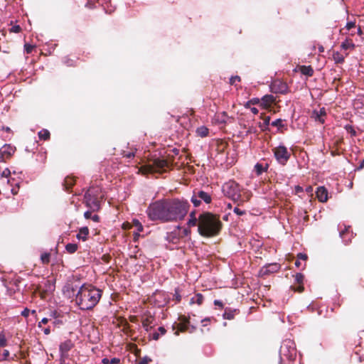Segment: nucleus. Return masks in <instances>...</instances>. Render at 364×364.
<instances>
[{"label":"nucleus","instance_id":"1","mask_svg":"<svg viewBox=\"0 0 364 364\" xmlns=\"http://www.w3.org/2000/svg\"><path fill=\"white\" fill-rule=\"evenodd\" d=\"M189 208L187 200L177 198L159 200L149 204L146 214L152 221L177 222L184 219Z\"/></svg>","mask_w":364,"mask_h":364},{"label":"nucleus","instance_id":"2","mask_svg":"<svg viewBox=\"0 0 364 364\" xmlns=\"http://www.w3.org/2000/svg\"><path fill=\"white\" fill-rule=\"evenodd\" d=\"M102 291L91 284H83L78 289L75 302L81 310H91L100 301Z\"/></svg>","mask_w":364,"mask_h":364},{"label":"nucleus","instance_id":"3","mask_svg":"<svg viewBox=\"0 0 364 364\" xmlns=\"http://www.w3.org/2000/svg\"><path fill=\"white\" fill-rule=\"evenodd\" d=\"M222 223L219 217L209 213H201L198 217V233L203 237H214L219 234Z\"/></svg>","mask_w":364,"mask_h":364},{"label":"nucleus","instance_id":"4","mask_svg":"<svg viewBox=\"0 0 364 364\" xmlns=\"http://www.w3.org/2000/svg\"><path fill=\"white\" fill-rule=\"evenodd\" d=\"M296 355V350L294 342L291 340L284 341L279 349V363L287 364L286 361L294 360Z\"/></svg>","mask_w":364,"mask_h":364},{"label":"nucleus","instance_id":"5","mask_svg":"<svg viewBox=\"0 0 364 364\" xmlns=\"http://www.w3.org/2000/svg\"><path fill=\"white\" fill-rule=\"evenodd\" d=\"M102 195L98 187L90 188L85 194V203L92 211H97L100 208Z\"/></svg>","mask_w":364,"mask_h":364},{"label":"nucleus","instance_id":"6","mask_svg":"<svg viewBox=\"0 0 364 364\" xmlns=\"http://www.w3.org/2000/svg\"><path fill=\"white\" fill-rule=\"evenodd\" d=\"M223 192L227 197L233 201H239L241 199V189L235 181H230L223 186Z\"/></svg>","mask_w":364,"mask_h":364},{"label":"nucleus","instance_id":"7","mask_svg":"<svg viewBox=\"0 0 364 364\" xmlns=\"http://www.w3.org/2000/svg\"><path fill=\"white\" fill-rule=\"evenodd\" d=\"M168 167V161L164 159L156 158L151 161V163L144 166L142 168L146 173L162 172Z\"/></svg>","mask_w":364,"mask_h":364},{"label":"nucleus","instance_id":"8","mask_svg":"<svg viewBox=\"0 0 364 364\" xmlns=\"http://www.w3.org/2000/svg\"><path fill=\"white\" fill-rule=\"evenodd\" d=\"M274 157L281 165H285L290 158V153L284 145H280L273 149Z\"/></svg>","mask_w":364,"mask_h":364},{"label":"nucleus","instance_id":"9","mask_svg":"<svg viewBox=\"0 0 364 364\" xmlns=\"http://www.w3.org/2000/svg\"><path fill=\"white\" fill-rule=\"evenodd\" d=\"M73 347L74 344L70 340H66L61 343L59 347L61 363H64L68 358V353Z\"/></svg>","mask_w":364,"mask_h":364},{"label":"nucleus","instance_id":"10","mask_svg":"<svg viewBox=\"0 0 364 364\" xmlns=\"http://www.w3.org/2000/svg\"><path fill=\"white\" fill-rule=\"evenodd\" d=\"M16 151V147L11 144H5L0 149V162L9 159Z\"/></svg>","mask_w":364,"mask_h":364},{"label":"nucleus","instance_id":"11","mask_svg":"<svg viewBox=\"0 0 364 364\" xmlns=\"http://www.w3.org/2000/svg\"><path fill=\"white\" fill-rule=\"evenodd\" d=\"M326 115V109L324 107H322L320 109L319 111L314 110L311 114V117H313L315 119V121L318 122L321 124H323L325 122Z\"/></svg>","mask_w":364,"mask_h":364},{"label":"nucleus","instance_id":"12","mask_svg":"<svg viewBox=\"0 0 364 364\" xmlns=\"http://www.w3.org/2000/svg\"><path fill=\"white\" fill-rule=\"evenodd\" d=\"M316 194L320 202L324 203L328 200V191L323 186H319L317 188Z\"/></svg>","mask_w":364,"mask_h":364},{"label":"nucleus","instance_id":"13","mask_svg":"<svg viewBox=\"0 0 364 364\" xmlns=\"http://www.w3.org/2000/svg\"><path fill=\"white\" fill-rule=\"evenodd\" d=\"M154 321V316L149 315L146 317H142L141 323L142 326L146 331H149L150 329L153 328V322Z\"/></svg>","mask_w":364,"mask_h":364},{"label":"nucleus","instance_id":"14","mask_svg":"<svg viewBox=\"0 0 364 364\" xmlns=\"http://www.w3.org/2000/svg\"><path fill=\"white\" fill-rule=\"evenodd\" d=\"M271 91H287V85L286 83L280 81V80H274L271 86Z\"/></svg>","mask_w":364,"mask_h":364},{"label":"nucleus","instance_id":"15","mask_svg":"<svg viewBox=\"0 0 364 364\" xmlns=\"http://www.w3.org/2000/svg\"><path fill=\"white\" fill-rule=\"evenodd\" d=\"M275 98L272 95H266L261 99V106L268 107L274 102Z\"/></svg>","mask_w":364,"mask_h":364},{"label":"nucleus","instance_id":"16","mask_svg":"<svg viewBox=\"0 0 364 364\" xmlns=\"http://www.w3.org/2000/svg\"><path fill=\"white\" fill-rule=\"evenodd\" d=\"M196 194L198 198L200 200V201L203 200L205 203L208 204L212 200L211 196L203 191H198L196 192Z\"/></svg>","mask_w":364,"mask_h":364},{"label":"nucleus","instance_id":"17","mask_svg":"<svg viewBox=\"0 0 364 364\" xmlns=\"http://www.w3.org/2000/svg\"><path fill=\"white\" fill-rule=\"evenodd\" d=\"M89 235V229L87 227H82L80 228L79 232L77 234L76 237L78 240H81L82 241H86L87 240V236Z\"/></svg>","mask_w":364,"mask_h":364},{"label":"nucleus","instance_id":"18","mask_svg":"<svg viewBox=\"0 0 364 364\" xmlns=\"http://www.w3.org/2000/svg\"><path fill=\"white\" fill-rule=\"evenodd\" d=\"M179 238L180 236L176 231L167 233L166 237V240L168 242H172L173 244H177L179 241Z\"/></svg>","mask_w":364,"mask_h":364},{"label":"nucleus","instance_id":"19","mask_svg":"<svg viewBox=\"0 0 364 364\" xmlns=\"http://www.w3.org/2000/svg\"><path fill=\"white\" fill-rule=\"evenodd\" d=\"M269 165L267 164L264 166L262 164L257 163L254 167V170L257 174V176L261 175L263 172L267 171Z\"/></svg>","mask_w":364,"mask_h":364},{"label":"nucleus","instance_id":"20","mask_svg":"<svg viewBox=\"0 0 364 364\" xmlns=\"http://www.w3.org/2000/svg\"><path fill=\"white\" fill-rule=\"evenodd\" d=\"M355 47V44L351 40L346 38L343 42L341 43V48L343 50L350 49L353 50Z\"/></svg>","mask_w":364,"mask_h":364},{"label":"nucleus","instance_id":"21","mask_svg":"<svg viewBox=\"0 0 364 364\" xmlns=\"http://www.w3.org/2000/svg\"><path fill=\"white\" fill-rule=\"evenodd\" d=\"M197 224L198 225V218L196 217V211H192L190 213V218L187 223V225L189 227H193L196 226Z\"/></svg>","mask_w":364,"mask_h":364},{"label":"nucleus","instance_id":"22","mask_svg":"<svg viewBox=\"0 0 364 364\" xmlns=\"http://www.w3.org/2000/svg\"><path fill=\"white\" fill-rule=\"evenodd\" d=\"M203 296L201 294H196L191 299L190 304H197L201 305L203 301Z\"/></svg>","mask_w":364,"mask_h":364},{"label":"nucleus","instance_id":"23","mask_svg":"<svg viewBox=\"0 0 364 364\" xmlns=\"http://www.w3.org/2000/svg\"><path fill=\"white\" fill-rule=\"evenodd\" d=\"M333 59L336 63L341 64L345 60V56L341 54L339 52H333Z\"/></svg>","mask_w":364,"mask_h":364},{"label":"nucleus","instance_id":"24","mask_svg":"<svg viewBox=\"0 0 364 364\" xmlns=\"http://www.w3.org/2000/svg\"><path fill=\"white\" fill-rule=\"evenodd\" d=\"M166 330L165 329L164 327L163 326H161L158 328L157 331L154 332L153 334H152V338L154 340H158L161 336H163L166 333Z\"/></svg>","mask_w":364,"mask_h":364},{"label":"nucleus","instance_id":"25","mask_svg":"<svg viewBox=\"0 0 364 364\" xmlns=\"http://www.w3.org/2000/svg\"><path fill=\"white\" fill-rule=\"evenodd\" d=\"M300 70L303 75L307 76H311L314 74V70L311 66L303 65L300 68Z\"/></svg>","mask_w":364,"mask_h":364},{"label":"nucleus","instance_id":"26","mask_svg":"<svg viewBox=\"0 0 364 364\" xmlns=\"http://www.w3.org/2000/svg\"><path fill=\"white\" fill-rule=\"evenodd\" d=\"M279 269V265L277 263L269 264L265 267V273L276 272Z\"/></svg>","mask_w":364,"mask_h":364},{"label":"nucleus","instance_id":"27","mask_svg":"<svg viewBox=\"0 0 364 364\" xmlns=\"http://www.w3.org/2000/svg\"><path fill=\"white\" fill-rule=\"evenodd\" d=\"M216 120L220 123V124H225L227 122V120H228V115L226 114V112H223L221 113H218L216 116Z\"/></svg>","mask_w":364,"mask_h":364},{"label":"nucleus","instance_id":"28","mask_svg":"<svg viewBox=\"0 0 364 364\" xmlns=\"http://www.w3.org/2000/svg\"><path fill=\"white\" fill-rule=\"evenodd\" d=\"M78 248V246L75 243H68L65 246L66 251L70 254L75 253Z\"/></svg>","mask_w":364,"mask_h":364},{"label":"nucleus","instance_id":"29","mask_svg":"<svg viewBox=\"0 0 364 364\" xmlns=\"http://www.w3.org/2000/svg\"><path fill=\"white\" fill-rule=\"evenodd\" d=\"M235 310L232 311L230 309H226L223 315L225 319L231 320L234 318Z\"/></svg>","mask_w":364,"mask_h":364},{"label":"nucleus","instance_id":"30","mask_svg":"<svg viewBox=\"0 0 364 364\" xmlns=\"http://www.w3.org/2000/svg\"><path fill=\"white\" fill-rule=\"evenodd\" d=\"M38 135L41 139L48 140L50 139V134L48 130L43 129L38 132Z\"/></svg>","mask_w":364,"mask_h":364},{"label":"nucleus","instance_id":"31","mask_svg":"<svg viewBox=\"0 0 364 364\" xmlns=\"http://www.w3.org/2000/svg\"><path fill=\"white\" fill-rule=\"evenodd\" d=\"M196 133L198 134V136L201 137H205L208 134V129L206 128L205 127L202 126L197 129Z\"/></svg>","mask_w":364,"mask_h":364},{"label":"nucleus","instance_id":"32","mask_svg":"<svg viewBox=\"0 0 364 364\" xmlns=\"http://www.w3.org/2000/svg\"><path fill=\"white\" fill-rule=\"evenodd\" d=\"M74 184V180L73 178L67 177L64 181V186L65 189L68 191Z\"/></svg>","mask_w":364,"mask_h":364},{"label":"nucleus","instance_id":"33","mask_svg":"<svg viewBox=\"0 0 364 364\" xmlns=\"http://www.w3.org/2000/svg\"><path fill=\"white\" fill-rule=\"evenodd\" d=\"M269 122H270V117H265L264 118V122L263 123H260L259 124V127L262 129V130H265L267 129L268 126L269 125Z\"/></svg>","mask_w":364,"mask_h":364},{"label":"nucleus","instance_id":"34","mask_svg":"<svg viewBox=\"0 0 364 364\" xmlns=\"http://www.w3.org/2000/svg\"><path fill=\"white\" fill-rule=\"evenodd\" d=\"M119 361H120V360L117 358H112L111 360H109L107 358H105L102 360V363H104V364H117L119 363Z\"/></svg>","mask_w":364,"mask_h":364},{"label":"nucleus","instance_id":"35","mask_svg":"<svg viewBox=\"0 0 364 364\" xmlns=\"http://www.w3.org/2000/svg\"><path fill=\"white\" fill-rule=\"evenodd\" d=\"M191 202L193 203V204L194 205L195 207H198L200 205V203H201L200 200L197 196V194H196V191L193 192V195L191 197Z\"/></svg>","mask_w":364,"mask_h":364},{"label":"nucleus","instance_id":"36","mask_svg":"<svg viewBox=\"0 0 364 364\" xmlns=\"http://www.w3.org/2000/svg\"><path fill=\"white\" fill-rule=\"evenodd\" d=\"M50 254L48 252H45L41 255V260L43 264H48L50 262Z\"/></svg>","mask_w":364,"mask_h":364},{"label":"nucleus","instance_id":"37","mask_svg":"<svg viewBox=\"0 0 364 364\" xmlns=\"http://www.w3.org/2000/svg\"><path fill=\"white\" fill-rule=\"evenodd\" d=\"M272 126L273 127H277L278 128H280V127H284V124H283V120L281 119H277L274 121H273L272 123H271Z\"/></svg>","mask_w":364,"mask_h":364},{"label":"nucleus","instance_id":"38","mask_svg":"<svg viewBox=\"0 0 364 364\" xmlns=\"http://www.w3.org/2000/svg\"><path fill=\"white\" fill-rule=\"evenodd\" d=\"M7 344L5 335L3 332L0 333V347H4Z\"/></svg>","mask_w":364,"mask_h":364},{"label":"nucleus","instance_id":"39","mask_svg":"<svg viewBox=\"0 0 364 364\" xmlns=\"http://www.w3.org/2000/svg\"><path fill=\"white\" fill-rule=\"evenodd\" d=\"M304 278V277L301 273H296L295 275V281L299 284H301L303 283Z\"/></svg>","mask_w":364,"mask_h":364},{"label":"nucleus","instance_id":"40","mask_svg":"<svg viewBox=\"0 0 364 364\" xmlns=\"http://www.w3.org/2000/svg\"><path fill=\"white\" fill-rule=\"evenodd\" d=\"M259 104L261 105V100L257 97L252 98L250 100L247 101V105H254Z\"/></svg>","mask_w":364,"mask_h":364},{"label":"nucleus","instance_id":"41","mask_svg":"<svg viewBox=\"0 0 364 364\" xmlns=\"http://www.w3.org/2000/svg\"><path fill=\"white\" fill-rule=\"evenodd\" d=\"M188 321H186L185 322L182 323H179L178 324V329L179 331L183 332V331H186L188 328Z\"/></svg>","mask_w":364,"mask_h":364},{"label":"nucleus","instance_id":"42","mask_svg":"<svg viewBox=\"0 0 364 364\" xmlns=\"http://www.w3.org/2000/svg\"><path fill=\"white\" fill-rule=\"evenodd\" d=\"M133 224L136 228L137 231L141 232L143 230V226L138 220H133Z\"/></svg>","mask_w":364,"mask_h":364},{"label":"nucleus","instance_id":"43","mask_svg":"<svg viewBox=\"0 0 364 364\" xmlns=\"http://www.w3.org/2000/svg\"><path fill=\"white\" fill-rule=\"evenodd\" d=\"M33 48H34V46L31 44L26 43L24 45V49H25V51L26 52V53H31L32 52Z\"/></svg>","mask_w":364,"mask_h":364},{"label":"nucleus","instance_id":"44","mask_svg":"<svg viewBox=\"0 0 364 364\" xmlns=\"http://www.w3.org/2000/svg\"><path fill=\"white\" fill-rule=\"evenodd\" d=\"M346 129L347 130L348 132L350 133L352 136L356 135V132L350 125H346Z\"/></svg>","mask_w":364,"mask_h":364},{"label":"nucleus","instance_id":"45","mask_svg":"<svg viewBox=\"0 0 364 364\" xmlns=\"http://www.w3.org/2000/svg\"><path fill=\"white\" fill-rule=\"evenodd\" d=\"M240 77L239 76H235V77H232L230 79V83L231 85H233L235 84L236 82H240Z\"/></svg>","mask_w":364,"mask_h":364},{"label":"nucleus","instance_id":"46","mask_svg":"<svg viewBox=\"0 0 364 364\" xmlns=\"http://www.w3.org/2000/svg\"><path fill=\"white\" fill-rule=\"evenodd\" d=\"M173 296H174V299L176 301V302H179L181 299V296L177 289L175 290V294H174Z\"/></svg>","mask_w":364,"mask_h":364},{"label":"nucleus","instance_id":"47","mask_svg":"<svg viewBox=\"0 0 364 364\" xmlns=\"http://www.w3.org/2000/svg\"><path fill=\"white\" fill-rule=\"evenodd\" d=\"M355 26V23L353 21H349L346 23V28L347 30L350 31L351 28Z\"/></svg>","mask_w":364,"mask_h":364},{"label":"nucleus","instance_id":"48","mask_svg":"<svg viewBox=\"0 0 364 364\" xmlns=\"http://www.w3.org/2000/svg\"><path fill=\"white\" fill-rule=\"evenodd\" d=\"M234 213H236L237 215H242L245 213L244 210H240V208L235 207L233 210Z\"/></svg>","mask_w":364,"mask_h":364},{"label":"nucleus","instance_id":"49","mask_svg":"<svg viewBox=\"0 0 364 364\" xmlns=\"http://www.w3.org/2000/svg\"><path fill=\"white\" fill-rule=\"evenodd\" d=\"M191 234V230L188 228H184L182 231L181 237H186Z\"/></svg>","mask_w":364,"mask_h":364},{"label":"nucleus","instance_id":"50","mask_svg":"<svg viewBox=\"0 0 364 364\" xmlns=\"http://www.w3.org/2000/svg\"><path fill=\"white\" fill-rule=\"evenodd\" d=\"M29 314H30V310L27 308L24 309L21 311V316L23 317H28L29 316Z\"/></svg>","mask_w":364,"mask_h":364},{"label":"nucleus","instance_id":"51","mask_svg":"<svg viewBox=\"0 0 364 364\" xmlns=\"http://www.w3.org/2000/svg\"><path fill=\"white\" fill-rule=\"evenodd\" d=\"M11 174V171L9 168H6L5 170L3 171L2 173H1V176L2 177H8L9 176H10Z\"/></svg>","mask_w":364,"mask_h":364},{"label":"nucleus","instance_id":"52","mask_svg":"<svg viewBox=\"0 0 364 364\" xmlns=\"http://www.w3.org/2000/svg\"><path fill=\"white\" fill-rule=\"evenodd\" d=\"M348 228H345V229L343 230H341L340 231V236H341V237L344 239V235L348 232Z\"/></svg>","mask_w":364,"mask_h":364},{"label":"nucleus","instance_id":"53","mask_svg":"<svg viewBox=\"0 0 364 364\" xmlns=\"http://www.w3.org/2000/svg\"><path fill=\"white\" fill-rule=\"evenodd\" d=\"M210 318L208 317V318H205L204 319H203L201 321V323H203V326H205L208 325V323L210 321Z\"/></svg>","mask_w":364,"mask_h":364},{"label":"nucleus","instance_id":"54","mask_svg":"<svg viewBox=\"0 0 364 364\" xmlns=\"http://www.w3.org/2000/svg\"><path fill=\"white\" fill-rule=\"evenodd\" d=\"M214 305L218 306H219V307H220V308H221V309H223V302H222L221 301H220V300H217V299H216V300H215V301H214Z\"/></svg>","mask_w":364,"mask_h":364},{"label":"nucleus","instance_id":"55","mask_svg":"<svg viewBox=\"0 0 364 364\" xmlns=\"http://www.w3.org/2000/svg\"><path fill=\"white\" fill-rule=\"evenodd\" d=\"M21 31V27L19 26H14L11 28V31L14 33H18Z\"/></svg>","mask_w":364,"mask_h":364},{"label":"nucleus","instance_id":"56","mask_svg":"<svg viewBox=\"0 0 364 364\" xmlns=\"http://www.w3.org/2000/svg\"><path fill=\"white\" fill-rule=\"evenodd\" d=\"M124 156L127 159H132L134 156V152H128L127 154H124Z\"/></svg>","mask_w":364,"mask_h":364},{"label":"nucleus","instance_id":"57","mask_svg":"<svg viewBox=\"0 0 364 364\" xmlns=\"http://www.w3.org/2000/svg\"><path fill=\"white\" fill-rule=\"evenodd\" d=\"M66 289L68 291L71 290L73 294L75 293V289L73 285L68 284L64 287V289Z\"/></svg>","mask_w":364,"mask_h":364},{"label":"nucleus","instance_id":"58","mask_svg":"<svg viewBox=\"0 0 364 364\" xmlns=\"http://www.w3.org/2000/svg\"><path fill=\"white\" fill-rule=\"evenodd\" d=\"M48 322V318H43L38 323V327H41V324H46Z\"/></svg>","mask_w":364,"mask_h":364},{"label":"nucleus","instance_id":"59","mask_svg":"<svg viewBox=\"0 0 364 364\" xmlns=\"http://www.w3.org/2000/svg\"><path fill=\"white\" fill-rule=\"evenodd\" d=\"M298 258L301 259H303V260H306L307 256L305 254L299 253L298 255Z\"/></svg>","mask_w":364,"mask_h":364},{"label":"nucleus","instance_id":"60","mask_svg":"<svg viewBox=\"0 0 364 364\" xmlns=\"http://www.w3.org/2000/svg\"><path fill=\"white\" fill-rule=\"evenodd\" d=\"M84 216L86 219H90L92 217V213L90 211H86L84 213Z\"/></svg>","mask_w":364,"mask_h":364},{"label":"nucleus","instance_id":"61","mask_svg":"<svg viewBox=\"0 0 364 364\" xmlns=\"http://www.w3.org/2000/svg\"><path fill=\"white\" fill-rule=\"evenodd\" d=\"M9 355V351L8 350H4L3 353V356L4 359H6Z\"/></svg>","mask_w":364,"mask_h":364},{"label":"nucleus","instance_id":"62","mask_svg":"<svg viewBox=\"0 0 364 364\" xmlns=\"http://www.w3.org/2000/svg\"><path fill=\"white\" fill-rule=\"evenodd\" d=\"M91 219L95 221V222H98L99 221V216L97 215H94L91 217Z\"/></svg>","mask_w":364,"mask_h":364},{"label":"nucleus","instance_id":"63","mask_svg":"<svg viewBox=\"0 0 364 364\" xmlns=\"http://www.w3.org/2000/svg\"><path fill=\"white\" fill-rule=\"evenodd\" d=\"M304 287L303 284H301L296 289V291H298L299 292H302L304 291Z\"/></svg>","mask_w":364,"mask_h":364},{"label":"nucleus","instance_id":"64","mask_svg":"<svg viewBox=\"0 0 364 364\" xmlns=\"http://www.w3.org/2000/svg\"><path fill=\"white\" fill-rule=\"evenodd\" d=\"M138 364H148V360L146 358H144L139 360Z\"/></svg>","mask_w":364,"mask_h":364}]
</instances>
